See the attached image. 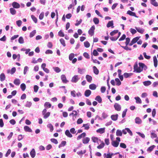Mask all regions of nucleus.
Here are the masks:
<instances>
[{
    "label": "nucleus",
    "mask_w": 158,
    "mask_h": 158,
    "mask_svg": "<svg viewBox=\"0 0 158 158\" xmlns=\"http://www.w3.org/2000/svg\"><path fill=\"white\" fill-rule=\"evenodd\" d=\"M134 71H136L137 73H140L142 72L143 69L140 67H138L137 63H135L134 65Z\"/></svg>",
    "instance_id": "f257e3e1"
},
{
    "label": "nucleus",
    "mask_w": 158,
    "mask_h": 158,
    "mask_svg": "<svg viewBox=\"0 0 158 158\" xmlns=\"http://www.w3.org/2000/svg\"><path fill=\"white\" fill-rule=\"evenodd\" d=\"M95 29V26H92L88 31V33L91 36H92L94 33V31Z\"/></svg>",
    "instance_id": "f03ea898"
},
{
    "label": "nucleus",
    "mask_w": 158,
    "mask_h": 158,
    "mask_svg": "<svg viewBox=\"0 0 158 158\" xmlns=\"http://www.w3.org/2000/svg\"><path fill=\"white\" fill-rule=\"evenodd\" d=\"M140 37H135L131 41V43L129 44L130 46H132L133 44H134L136 42H137L138 40L139 39Z\"/></svg>",
    "instance_id": "7ed1b4c3"
},
{
    "label": "nucleus",
    "mask_w": 158,
    "mask_h": 158,
    "mask_svg": "<svg viewBox=\"0 0 158 158\" xmlns=\"http://www.w3.org/2000/svg\"><path fill=\"white\" fill-rule=\"evenodd\" d=\"M61 79L62 82L64 83H66L69 82L68 80L67 79L65 75L62 74L61 76Z\"/></svg>",
    "instance_id": "20e7f679"
},
{
    "label": "nucleus",
    "mask_w": 158,
    "mask_h": 158,
    "mask_svg": "<svg viewBox=\"0 0 158 158\" xmlns=\"http://www.w3.org/2000/svg\"><path fill=\"white\" fill-rule=\"evenodd\" d=\"M114 107L116 110L119 111L121 110V107L117 103H115L114 105Z\"/></svg>",
    "instance_id": "39448f33"
},
{
    "label": "nucleus",
    "mask_w": 158,
    "mask_h": 158,
    "mask_svg": "<svg viewBox=\"0 0 158 158\" xmlns=\"http://www.w3.org/2000/svg\"><path fill=\"white\" fill-rule=\"evenodd\" d=\"M12 6L13 8H19L20 7L19 4L16 2H14L12 3Z\"/></svg>",
    "instance_id": "423d86ee"
},
{
    "label": "nucleus",
    "mask_w": 158,
    "mask_h": 158,
    "mask_svg": "<svg viewBox=\"0 0 158 158\" xmlns=\"http://www.w3.org/2000/svg\"><path fill=\"white\" fill-rule=\"evenodd\" d=\"M78 75H75L72 77L71 81L73 82L76 83L78 81Z\"/></svg>",
    "instance_id": "0eeeda50"
},
{
    "label": "nucleus",
    "mask_w": 158,
    "mask_h": 158,
    "mask_svg": "<svg viewBox=\"0 0 158 158\" xmlns=\"http://www.w3.org/2000/svg\"><path fill=\"white\" fill-rule=\"evenodd\" d=\"M96 132L101 134H103L105 132V128L104 127L99 128L96 130Z\"/></svg>",
    "instance_id": "6e6552de"
},
{
    "label": "nucleus",
    "mask_w": 158,
    "mask_h": 158,
    "mask_svg": "<svg viewBox=\"0 0 158 158\" xmlns=\"http://www.w3.org/2000/svg\"><path fill=\"white\" fill-rule=\"evenodd\" d=\"M127 14L129 15H130L131 16H134V17H136V18H138V17L136 15V14H135V12H132L131 11H130V10H128L127 12Z\"/></svg>",
    "instance_id": "1a4fd4ad"
},
{
    "label": "nucleus",
    "mask_w": 158,
    "mask_h": 158,
    "mask_svg": "<svg viewBox=\"0 0 158 158\" xmlns=\"http://www.w3.org/2000/svg\"><path fill=\"white\" fill-rule=\"evenodd\" d=\"M119 142L117 141H112L111 142V144L115 147H117L119 145Z\"/></svg>",
    "instance_id": "9d476101"
},
{
    "label": "nucleus",
    "mask_w": 158,
    "mask_h": 158,
    "mask_svg": "<svg viewBox=\"0 0 158 158\" xmlns=\"http://www.w3.org/2000/svg\"><path fill=\"white\" fill-rule=\"evenodd\" d=\"M85 78L87 81L89 82H91L92 80V77L89 75H87L86 76Z\"/></svg>",
    "instance_id": "9b49d317"
},
{
    "label": "nucleus",
    "mask_w": 158,
    "mask_h": 158,
    "mask_svg": "<svg viewBox=\"0 0 158 158\" xmlns=\"http://www.w3.org/2000/svg\"><path fill=\"white\" fill-rule=\"evenodd\" d=\"M30 154L32 158H33L35 157V152L34 149H32L31 151L30 152Z\"/></svg>",
    "instance_id": "f8f14e48"
},
{
    "label": "nucleus",
    "mask_w": 158,
    "mask_h": 158,
    "mask_svg": "<svg viewBox=\"0 0 158 158\" xmlns=\"http://www.w3.org/2000/svg\"><path fill=\"white\" fill-rule=\"evenodd\" d=\"M135 123L137 124H139L141 123L142 121L139 117H136L135 119Z\"/></svg>",
    "instance_id": "ddd939ff"
},
{
    "label": "nucleus",
    "mask_w": 158,
    "mask_h": 158,
    "mask_svg": "<svg viewBox=\"0 0 158 158\" xmlns=\"http://www.w3.org/2000/svg\"><path fill=\"white\" fill-rule=\"evenodd\" d=\"M91 91L89 89L86 90L85 92V95L86 97H89L91 94Z\"/></svg>",
    "instance_id": "4468645a"
},
{
    "label": "nucleus",
    "mask_w": 158,
    "mask_h": 158,
    "mask_svg": "<svg viewBox=\"0 0 158 158\" xmlns=\"http://www.w3.org/2000/svg\"><path fill=\"white\" fill-rule=\"evenodd\" d=\"M65 135L68 137L71 138L72 137V135L70 133L69 131L68 130H66L65 132Z\"/></svg>",
    "instance_id": "2eb2a0df"
},
{
    "label": "nucleus",
    "mask_w": 158,
    "mask_h": 158,
    "mask_svg": "<svg viewBox=\"0 0 158 158\" xmlns=\"http://www.w3.org/2000/svg\"><path fill=\"white\" fill-rule=\"evenodd\" d=\"M89 138L88 137H86L84 139L82 140V142L84 144H85L88 143L89 141Z\"/></svg>",
    "instance_id": "dca6fc26"
},
{
    "label": "nucleus",
    "mask_w": 158,
    "mask_h": 158,
    "mask_svg": "<svg viewBox=\"0 0 158 158\" xmlns=\"http://www.w3.org/2000/svg\"><path fill=\"white\" fill-rule=\"evenodd\" d=\"M24 130L26 132H32V130L28 126H26L24 127Z\"/></svg>",
    "instance_id": "f3484780"
},
{
    "label": "nucleus",
    "mask_w": 158,
    "mask_h": 158,
    "mask_svg": "<svg viewBox=\"0 0 158 158\" xmlns=\"http://www.w3.org/2000/svg\"><path fill=\"white\" fill-rule=\"evenodd\" d=\"M86 136V133L85 132H83L79 135L77 137V139L78 140L81 139L82 138Z\"/></svg>",
    "instance_id": "a211bd4d"
},
{
    "label": "nucleus",
    "mask_w": 158,
    "mask_h": 158,
    "mask_svg": "<svg viewBox=\"0 0 158 158\" xmlns=\"http://www.w3.org/2000/svg\"><path fill=\"white\" fill-rule=\"evenodd\" d=\"M154 66L155 67H157V60L156 56L153 57Z\"/></svg>",
    "instance_id": "6ab92c4d"
},
{
    "label": "nucleus",
    "mask_w": 158,
    "mask_h": 158,
    "mask_svg": "<svg viewBox=\"0 0 158 158\" xmlns=\"http://www.w3.org/2000/svg\"><path fill=\"white\" fill-rule=\"evenodd\" d=\"M89 87V89L91 90H95L97 87L96 85L94 84L90 85Z\"/></svg>",
    "instance_id": "aec40b11"
},
{
    "label": "nucleus",
    "mask_w": 158,
    "mask_h": 158,
    "mask_svg": "<svg viewBox=\"0 0 158 158\" xmlns=\"http://www.w3.org/2000/svg\"><path fill=\"white\" fill-rule=\"evenodd\" d=\"M114 25L113 22V21H110L108 22L107 24V27H114L113 25Z\"/></svg>",
    "instance_id": "412c9836"
},
{
    "label": "nucleus",
    "mask_w": 158,
    "mask_h": 158,
    "mask_svg": "<svg viewBox=\"0 0 158 158\" xmlns=\"http://www.w3.org/2000/svg\"><path fill=\"white\" fill-rule=\"evenodd\" d=\"M77 115V113L76 110H73V112L69 114L70 116L72 115L73 117L75 118L76 117V116Z\"/></svg>",
    "instance_id": "4be33fe9"
},
{
    "label": "nucleus",
    "mask_w": 158,
    "mask_h": 158,
    "mask_svg": "<svg viewBox=\"0 0 158 158\" xmlns=\"http://www.w3.org/2000/svg\"><path fill=\"white\" fill-rule=\"evenodd\" d=\"M118 114L116 115H113L111 116V119L113 121L116 120L118 118Z\"/></svg>",
    "instance_id": "5701e85b"
},
{
    "label": "nucleus",
    "mask_w": 158,
    "mask_h": 158,
    "mask_svg": "<svg viewBox=\"0 0 158 158\" xmlns=\"http://www.w3.org/2000/svg\"><path fill=\"white\" fill-rule=\"evenodd\" d=\"M93 69L94 72L95 74L98 75L99 73V70L96 66H93Z\"/></svg>",
    "instance_id": "b1692460"
},
{
    "label": "nucleus",
    "mask_w": 158,
    "mask_h": 158,
    "mask_svg": "<svg viewBox=\"0 0 158 158\" xmlns=\"http://www.w3.org/2000/svg\"><path fill=\"white\" fill-rule=\"evenodd\" d=\"M135 28L138 32L141 34L143 33L144 31V29H143L137 27H135Z\"/></svg>",
    "instance_id": "393cba45"
},
{
    "label": "nucleus",
    "mask_w": 158,
    "mask_h": 158,
    "mask_svg": "<svg viewBox=\"0 0 158 158\" xmlns=\"http://www.w3.org/2000/svg\"><path fill=\"white\" fill-rule=\"evenodd\" d=\"M155 147L156 146L155 145H152V146L149 147L148 148L147 151L149 152H151L153 150Z\"/></svg>",
    "instance_id": "a878e982"
},
{
    "label": "nucleus",
    "mask_w": 158,
    "mask_h": 158,
    "mask_svg": "<svg viewBox=\"0 0 158 158\" xmlns=\"http://www.w3.org/2000/svg\"><path fill=\"white\" fill-rule=\"evenodd\" d=\"M95 100L97 101L99 103H101L102 102V99L100 96H97L96 97Z\"/></svg>",
    "instance_id": "bb28decb"
},
{
    "label": "nucleus",
    "mask_w": 158,
    "mask_h": 158,
    "mask_svg": "<svg viewBox=\"0 0 158 158\" xmlns=\"http://www.w3.org/2000/svg\"><path fill=\"white\" fill-rule=\"evenodd\" d=\"M20 80L18 79H15L14 81V84L17 85H19L20 84Z\"/></svg>",
    "instance_id": "cd10ccee"
},
{
    "label": "nucleus",
    "mask_w": 158,
    "mask_h": 158,
    "mask_svg": "<svg viewBox=\"0 0 158 158\" xmlns=\"http://www.w3.org/2000/svg\"><path fill=\"white\" fill-rule=\"evenodd\" d=\"M135 99L136 100V103H140V104L141 103H142L141 100L139 97H135Z\"/></svg>",
    "instance_id": "c85d7f7f"
},
{
    "label": "nucleus",
    "mask_w": 158,
    "mask_h": 158,
    "mask_svg": "<svg viewBox=\"0 0 158 158\" xmlns=\"http://www.w3.org/2000/svg\"><path fill=\"white\" fill-rule=\"evenodd\" d=\"M133 74V73H124L123 74V75L124 76V77L125 78H127L129 77H130Z\"/></svg>",
    "instance_id": "c756f323"
},
{
    "label": "nucleus",
    "mask_w": 158,
    "mask_h": 158,
    "mask_svg": "<svg viewBox=\"0 0 158 158\" xmlns=\"http://www.w3.org/2000/svg\"><path fill=\"white\" fill-rule=\"evenodd\" d=\"M0 80L1 81H4L5 79V76L4 73H2L0 76Z\"/></svg>",
    "instance_id": "7c9ffc66"
},
{
    "label": "nucleus",
    "mask_w": 158,
    "mask_h": 158,
    "mask_svg": "<svg viewBox=\"0 0 158 158\" xmlns=\"http://www.w3.org/2000/svg\"><path fill=\"white\" fill-rule=\"evenodd\" d=\"M156 0H151V3L155 6H158V3L157 2H156Z\"/></svg>",
    "instance_id": "2f4dec72"
},
{
    "label": "nucleus",
    "mask_w": 158,
    "mask_h": 158,
    "mask_svg": "<svg viewBox=\"0 0 158 158\" xmlns=\"http://www.w3.org/2000/svg\"><path fill=\"white\" fill-rule=\"evenodd\" d=\"M105 145V144L104 142L102 141L101 143L97 146V148L98 149H101L103 148Z\"/></svg>",
    "instance_id": "473e14b6"
},
{
    "label": "nucleus",
    "mask_w": 158,
    "mask_h": 158,
    "mask_svg": "<svg viewBox=\"0 0 158 158\" xmlns=\"http://www.w3.org/2000/svg\"><path fill=\"white\" fill-rule=\"evenodd\" d=\"M10 13L12 15H15L16 13V10L13 8H11L10 9Z\"/></svg>",
    "instance_id": "72a5a7b5"
},
{
    "label": "nucleus",
    "mask_w": 158,
    "mask_h": 158,
    "mask_svg": "<svg viewBox=\"0 0 158 158\" xmlns=\"http://www.w3.org/2000/svg\"><path fill=\"white\" fill-rule=\"evenodd\" d=\"M143 85L145 86H148L151 84V82L149 81H146L143 82Z\"/></svg>",
    "instance_id": "f704fd0d"
},
{
    "label": "nucleus",
    "mask_w": 158,
    "mask_h": 158,
    "mask_svg": "<svg viewBox=\"0 0 158 158\" xmlns=\"http://www.w3.org/2000/svg\"><path fill=\"white\" fill-rule=\"evenodd\" d=\"M66 142L65 141H63L61 142V143L59 145V148H60L62 147L65 145Z\"/></svg>",
    "instance_id": "c9c22d12"
},
{
    "label": "nucleus",
    "mask_w": 158,
    "mask_h": 158,
    "mask_svg": "<svg viewBox=\"0 0 158 158\" xmlns=\"http://www.w3.org/2000/svg\"><path fill=\"white\" fill-rule=\"evenodd\" d=\"M20 88L23 91H24L26 89V85L24 83L20 85Z\"/></svg>",
    "instance_id": "e433bc0d"
},
{
    "label": "nucleus",
    "mask_w": 158,
    "mask_h": 158,
    "mask_svg": "<svg viewBox=\"0 0 158 158\" xmlns=\"http://www.w3.org/2000/svg\"><path fill=\"white\" fill-rule=\"evenodd\" d=\"M93 21L95 24H97L99 23V19L95 17L93 19Z\"/></svg>",
    "instance_id": "4c0bfd02"
},
{
    "label": "nucleus",
    "mask_w": 158,
    "mask_h": 158,
    "mask_svg": "<svg viewBox=\"0 0 158 158\" xmlns=\"http://www.w3.org/2000/svg\"><path fill=\"white\" fill-rule=\"evenodd\" d=\"M118 31L117 30H114L112 31V32H111L110 33V34L111 36H113L114 35L118 33Z\"/></svg>",
    "instance_id": "58836bf2"
},
{
    "label": "nucleus",
    "mask_w": 158,
    "mask_h": 158,
    "mask_svg": "<svg viewBox=\"0 0 158 158\" xmlns=\"http://www.w3.org/2000/svg\"><path fill=\"white\" fill-rule=\"evenodd\" d=\"M36 31L35 30H34L30 33L29 36L30 38L33 37L35 34Z\"/></svg>",
    "instance_id": "ea45409f"
},
{
    "label": "nucleus",
    "mask_w": 158,
    "mask_h": 158,
    "mask_svg": "<svg viewBox=\"0 0 158 158\" xmlns=\"http://www.w3.org/2000/svg\"><path fill=\"white\" fill-rule=\"evenodd\" d=\"M116 135L117 136H121L122 135V133L121 131L118 130L116 131Z\"/></svg>",
    "instance_id": "a19ab883"
},
{
    "label": "nucleus",
    "mask_w": 158,
    "mask_h": 158,
    "mask_svg": "<svg viewBox=\"0 0 158 158\" xmlns=\"http://www.w3.org/2000/svg\"><path fill=\"white\" fill-rule=\"evenodd\" d=\"M50 115V112H48L43 115L44 116V118L45 119L47 118Z\"/></svg>",
    "instance_id": "79ce46f5"
},
{
    "label": "nucleus",
    "mask_w": 158,
    "mask_h": 158,
    "mask_svg": "<svg viewBox=\"0 0 158 158\" xmlns=\"http://www.w3.org/2000/svg\"><path fill=\"white\" fill-rule=\"evenodd\" d=\"M18 41L19 43L20 44H22L24 43V41L23 37L22 36H20L19 39Z\"/></svg>",
    "instance_id": "37998d69"
},
{
    "label": "nucleus",
    "mask_w": 158,
    "mask_h": 158,
    "mask_svg": "<svg viewBox=\"0 0 158 158\" xmlns=\"http://www.w3.org/2000/svg\"><path fill=\"white\" fill-rule=\"evenodd\" d=\"M44 106L50 108L51 107V104L49 102H46L45 103Z\"/></svg>",
    "instance_id": "c03bdc74"
},
{
    "label": "nucleus",
    "mask_w": 158,
    "mask_h": 158,
    "mask_svg": "<svg viewBox=\"0 0 158 158\" xmlns=\"http://www.w3.org/2000/svg\"><path fill=\"white\" fill-rule=\"evenodd\" d=\"M89 124H83V127H85V130H88L89 128Z\"/></svg>",
    "instance_id": "a18cd8bd"
},
{
    "label": "nucleus",
    "mask_w": 158,
    "mask_h": 158,
    "mask_svg": "<svg viewBox=\"0 0 158 158\" xmlns=\"http://www.w3.org/2000/svg\"><path fill=\"white\" fill-rule=\"evenodd\" d=\"M74 57V54L73 53H71L69 56V59L70 60H72Z\"/></svg>",
    "instance_id": "49530a36"
},
{
    "label": "nucleus",
    "mask_w": 158,
    "mask_h": 158,
    "mask_svg": "<svg viewBox=\"0 0 158 158\" xmlns=\"http://www.w3.org/2000/svg\"><path fill=\"white\" fill-rule=\"evenodd\" d=\"M92 139L94 143H97L98 142V137H93L92 138Z\"/></svg>",
    "instance_id": "de8ad7c7"
},
{
    "label": "nucleus",
    "mask_w": 158,
    "mask_h": 158,
    "mask_svg": "<svg viewBox=\"0 0 158 158\" xmlns=\"http://www.w3.org/2000/svg\"><path fill=\"white\" fill-rule=\"evenodd\" d=\"M47 127L50 129V131L52 132L53 130V127L51 123L48 124Z\"/></svg>",
    "instance_id": "09e8293b"
},
{
    "label": "nucleus",
    "mask_w": 158,
    "mask_h": 158,
    "mask_svg": "<svg viewBox=\"0 0 158 158\" xmlns=\"http://www.w3.org/2000/svg\"><path fill=\"white\" fill-rule=\"evenodd\" d=\"M115 81L117 82L116 85L118 86L120 85L121 84V82L120 81L119 79L118 78H116L115 79Z\"/></svg>",
    "instance_id": "8fccbe9b"
},
{
    "label": "nucleus",
    "mask_w": 158,
    "mask_h": 158,
    "mask_svg": "<svg viewBox=\"0 0 158 158\" xmlns=\"http://www.w3.org/2000/svg\"><path fill=\"white\" fill-rule=\"evenodd\" d=\"M58 35L60 37H64V33L61 30H60L58 32Z\"/></svg>",
    "instance_id": "3c124183"
},
{
    "label": "nucleus",
    "mask_w": 158,
    "mask_h": 158,
    "mask_svg": "<svg viewBox=\"0 0 158 158\" xmlns=\"http://www.w3.org/2000/svg\"><path fill=\"white\" fill-rule=\"evenodd\" d=\"M60 40L61 44L63 45V46L65 47L66 46V44L64 40L62 38L60 39Z\"/></svg>",
    "instance_id": "603ef678"
},
{
    "label": "nucleus",
    "mask_w": 158,
    "mask_h": 158,
    "mask_svg": "<svg viewBox=\"0 0 158 158\" xmlns=\"http://www.w3.org/2000/svg\"><path fill=\"white\" fill-rule=\"evenodd\" d=\"M83 56L86 58L89 59L90 58L89 56L88 53L85 52L83 53Z\"/></svg>",
    "instance_id": "864d4df0"
},
{
    "label": "nucleus",
    "mask_w": 158,
    "mask_h": 158,
    "mask_svg": "<svg viewBox=\"0 0 158 158\" xmlns=\"http://www.w3.org/2000/svg\"><path fill=\"white\" fill-rule=\"evenodd\" d=\"M31 18L35 23H36L37 22V19L36 17L33 15L31 16Z\"/></svg>",
    "instance_id": "5fc2aeb1"
},
{
    "label": "nucleus",
    "mask_w": 158,
    "mask_h": 158,
    "mask_svg": "<svg viewBox=\"0 0 158 158\" xmlns=\"http://www.w3.org/2000/svg\"><path fill=\"white\" fill-rule=\"evenodd\" d=\"M143 54L144 56V58L146 59H149L151 58V56H150L147 55L146 53L145 52H143Z\"/></svg>",
    "instance_id": "6e6d98bb"
},
{
    "label": "nucleus",
    "mask_w": 158,
    "mask_h": 158,
    "mask_svg": "<svg viewBox=\"0 0 158 158\" xmlns=\"http://www.w3.org/2000/svg\"><path fill=\"white\" fill-rule=\"evenodd\" d=\"M51 141L52 143H53L55 144H57L58 143L57 140L55 139H54V138L51 139Z\"/></svg>",
    "instance_id": "4d7b16f0"
},
{
    "label": "nucleus",
    "mask_w": 158,
    "mask_h": 158,
    "mask_svg": "<svg viewBox=\"0 0 158 158\" xmlns=\"http://www.w3.org/2000/svg\"><path fill=\"white\" fill-rule=\"evenodd\" d=\"M91 59L92 60L93 63H98V64H100V62L98 60H97L96 59H93V56H92L91 57Z\"/></svg>",
    "instance_id": "13d9d810"
},
{
    "label": "nucleus",
    "mask_w": 158,
    "mask_h": 158,
    "mask_svg": "<svg viewBox=\"0 0 158 158\" xmlns=\"http://www.w3.org/2000/svg\"><path fill=\"white\" fill-rule=\"evenodd\" d=\"M84 46L87 48H89L90 46V44L88 41H86L84 43Z\"/></svg>",
    "instance_id": "bf43d9fd"
},
{
    "label": "nucleus",
    "mask_w": 158,
    "mask_h": 158,
    "mask_svg": "<svg viewBox=\"0 0 158 158\" xmlns=\"http://www.w3.org/2000/svg\"><path fill=\"white\" fill-rule=\"evenodd\" d=\"M32 103L30 102H27L25 106L27 107H30L31 106Z\"/></svg>",
    "instance_id": "052dcab7"
},
{
    "label": "nucleus",
    "mask_w": 158,
    "mask_h": 158,
    "mask_svg": "<svg viewBox=\"0 0 158 158\" xmlns=\"http://www.w3.org/2000/svg\"><path fill=\"white\" fill-rule=\"evenodd\" d=\"M24 137V135H18V139L19 141H20Z\"/></svg>",
    "instance_id": "680f3d73"
},
{
    "label": "nucleus",
    "mask_w": 158,
    "mask_h": 158,
    "mask_svg": "<svg viewBox=\"0 0 158 158\" xmlns=\"http://www.w3.org/2000/svg\"><path fill=\"white\" fill-rule=\"evenodd\" d=\"M126 41L125 42V44L126 45H127L129 44H130L129 43L130 40V39L129 38L127 37L126 38Z\"/></svg>",
    "instance_id": "e2e57ef3"
},
{
    "label": "nucleus",
    "mask_w": 158,
    "mask_h": 158,
    "mask_svg": "<svg viewBox=\"0 0 158 158\" xmlns=\"http://www.w3.org/2000/svg\"><path fill=\"white\" fill-rule=\"evenodd\" d=\"M120 147L123 148H126L127 147L126 145L123 143H121L120 144Z\"/></svg>",
    "instance_id": "0e129e2a"
},
{
    "label": "nucleus",
    "mask_w": 158,
    "mask_h": 158,
    "mask_svg": "<svg viewBox=\"0 0 158 158\" xmlns=\"http://www.w3.org/2000/svg\"><path fill=\"white\" fill-rule=\"evenodd\" d=\"M125 130L127 131L131 135H132L133 134L132 131H131V130L128 128H125Z\"/></svg>",
    "instance_id": "69168bd1"
},
{
    "label": "nucleus",
    "mask_w": 158,
    "mask_h": 158,
    "mask_svg": "<svg viewBox=\"0 0 158 158\" xmlns=\"http://www.w3.org/2000/svg\"><path fill=\"white\" fill-rule=\"evenodd\" d=\"M22 23V22L21 20H19L16 21V24L19 27H20Z\"/></svg>",
    "instance_id": "338daca9"
},
{
    "label": "nucleus",
    "mask_w": 158,
    "mask_h": 158,
    "mask_svg": "<svg viewBox=\"0 0 158 158\" xmlns=\"http://www.w3.org/2000/svg\"><path fill=\"white\" fill-rule=\"evenodd\" d=\"M93 54V55L95 56H97L99 55V53H98V52L95 49L94 50Z\"/></svg>",
    "instance_id": "774afa93"
}]
</instances>
